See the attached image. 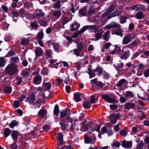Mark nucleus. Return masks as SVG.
Returning <instances> with one entry per match:
<instances>
[{"label": "nucleus", "mask_w": 149, "mask_h": 149, "mask_svg": "<svg viewBox=\"0 0 149 149\" xmlns=\"http://www.w3.org/2000/svg\"><path fill=\"white\" fill-rule=\"evenodd\" d=\"M120 27L121 26L119 24L115 22H112L110 24L106 25L105 26V28L107 29H110L114 27L118 28V30L115 32L113 34L122 37L123 31Z\"/></svg>", "instance_id": "f257e3e1"}, {"label": "nucleus", "mask_w": 149, "mask_h": 149, "mask_svg": "<svg viewBox=\"0 0 149 149\" xmlns=\"http://www.w3.org/2000/svg\"><path fill=\"white\" fill-rule=\"evenodd\" d=\"M6 73L10 75H13L18 72V68L17 65L10 63L6 68Z\"/></svg>", "instance_id": "f03ea898"}, {"label": "nucleus", "mask_w": 149, "mask_h": 149, "mask_svg": "<svg viewBox=\"0 0 149 149\" xmlns=\"http://www.w3.org/2000/svg\"><path fill=\"white\" fill-rule=\"evenodd\" d=\"M129 47V45H127L123 47L121 52H123V54L120 56V58L121 59L125 60L129 57L130 54V51L128 49L126 50V48Z\"/></svg>", "instance_id": "7ed1b4c3"}, {"label": "nucleus", "mask_w": 149, "mask_h": 149, "mask_svg": "<svg viewBox=\"0 0 149 149\" xmlns=\"http://www.w3.org/2000/svg\"><path fill=\"white\" fill-rule=\"evenodd\" d=\"M87 120L85 119L82 122L80 128L81 130L83 132H85L87 131L90 126L92 125L93 123L91 122H90L86 124Z\"/></svg>", "instance_id": "20e7f679"}, {"label": "nucleus", "mask_w": 149, "mask_h": 149, "mask_svg": "<svg viewBox=\"0 0 149 149\" xmlns=\"http://www.w3.org/2000/svg\"><path fill=\"white\" fill-rule=\"evenodd\" d=\"M132 40V37L131 34H128L125 35L123 38L122 44L126 45L130 43Z\"/></svg>", "instance_id": "39448f33"}, {"label": "nucleus", "mask_w": 149, "mask_h": 149, "mask_svg": "<svg viewBox=\"0 0 149 149\" xmlns=\"http://www.w3.org/2000/svg\"><path fill=\"white\" fill-rule=\"evenodd\" d=\"M80 123L78 120H74V123L73 122L70 128V131L71 132H73L74 128H76L77 130H78L80 128Z\"/></svg>", "instance_id": "423d86ee"}, {"label": "nucleus", "mask_w": 149, "mask_h": 149, "mask_svg": "<svg viewBox=\"0 0 149 149\" xmlns=\"http://www.w3.org/2000/svg\"><path fill=\"white\" fill-rule=\"evenodd\" d=\"M83 29H84L85 31L87 29L91 30L92 31L96 32L98 29V27L96 25H88L84 26L83 27Z\"/></svg>", "instance_id": "0eeeda50"}, {"label": "nucleus", "mask_w": 149, "mask_h": 149, "mask_svg": "<svg viewBox=\"0 0 149 149\" xmlns=\"http://www.w3.org/2000/svg\"><path fill=\"white\" fill-rule=\"evenodd\" d=\"M120 50V48L118 46L111 47L109 49V53L113 54H115Z\"/></svg>", "instance_id": "6e6552de"}, {"label": "nucleus", "mask_w": 149, "mask_h": 149, "mask_svg": "<svg viewBox=\"0 0 149 149\" xmlns=\"http://www.w3.org/2000/svg\"><path fill=\"white\" fill-rule=\"evenodd\" d=\"M102 97L104 100L109 103H116L118 102L117 100L111 98L107 95H102Z\"/></svg>", "instance_id": "1a4fd4ad"}, {"label": "nucleus", "mask_w": 149, "mask_h": 149, "mask_svg": "<svg viewBox=\"0 0 149 149\" xmlns=\"http://www.w3.org/2000/svg\"><path fill=\"white\" fill-rule=\"evenodd\" d=\"M48 43L49 45H52L53 46V47L55 50L58 51V50L59 49L60 46L59 44L57 43L54 42L52 40H50L48 42ZM50 47V46H49Z\"/></svg>", "instance_id": "9d476101"}, {"label": "nucleus", "mask_w": 149, "mask_h": 149, "mask_svg": "<svg viewBox=\"0 0 149 149\" xmlns=\"http://www.w3.org/2000/svg\"><path fill=\"white\" fill-rule=\"evenodd\" d=\"M122 146L125 148H130L132 146V142L131 141H127L125 140H123L122 143Z\"/></svg>", "instance_id": "9b49d317"}, {"label": "nucleus", "mask_w": 149, "mask_h": 149, "mask_svg": "<svg viewBox=\"0 0 149 149\" xmlns=\"http://www.w3.org/2000/svg\"><path fill=\"white\" fill-rule=\"evenodd\" d=\"M132 9L136 11H138L139 10H141L143 11L145 10L146 8L145 6L142 4H137L132 7Z\"/></svg>", "instance_id": "f8f14e48"}, {"label": "nucleus", "mask_w": 149, "mask_h": 149, "mask_svg": "<svg viewBox=\"0 0 149 149\" xmlns=\"http://www.w3.org/2000/svg\"><path fill=\"white\" fill-rule=\"evenodd\" d=\"M34 14L35 18H37L38 19L43 16L44 15V13L40 10H36L34 12Z\"/></svg>", "instance_id": "ddd939ff"}, {"label": "nucleus", "mask_w": 149, "mask_h": 149, "mask_svg": "<svg viewBox=\"0 0 149 149\" xmlns=\"http://www.w3.org/2000/svg\"><path fill=\"white\" fill-rule=\"evenodd\" d=\"M69 21V20L68 17L62 16L60 19V21L58 22L61 23L63 25V26Z\"/></svg>", "instance_id": "4468645a"}, {"label": "nucleus", "mask_w": 149, "mask_h": 149, "mask_svg": "<svg viewBox=\"0 0 149 149\" xmlns=\"http://www.w3.org/2000/svg\"><path fill=\"white\" fill-rule=\"evenodd\" d=\"M63 81V79L58 77L52 82V84L53 85H55L56 86H58L61 84Z\"/></svg>", "instance_id": "2eb2a0df"}, {"label": "nucleus", "mask_w": 149, "mask_h": 149, "mask_svg": "<svg viewBox=\"0 0 149 149\" xmlns=\"http://www.w3.org/2000/svg\"><path fill=\"white\" fill-rule=\"evenodd\" d=\"M41 77L40 75H36L33 79V83L36 84H40L41 81Z\"/></svg>", "instance_id": "dca6fc26"}, {"label": "nucleus", "mask_w": 149, "mask_h": 149, "mask_svg": "<svg viewBox=\"0 0 149 149\" xmlns=\"http://www.w3.org/2000/svg\"><path fill=\"white\" fill-rule=\"evenodd\" d=\"M135 107V104L132 103L127 102L124 104V107L125 109L129 110L132 108L133 109Z\"/></svg>", "instance_id": "f3484780"}, {"label": "nucleus", "mask_w": 149, "mask_h": 149, "mask_svg": "<svg viewBox=\"0 0 149 149\" xmlns=\"http://www.w3.org/2000/svg\"><path fill=\"white\" fill-rule=\"evenodd\" d=\"M34 51L36 55L38 56H41L43 53V50L40 47H36Z\"/></svg>", "instance_id": "a211bd4d"}, {"label": "nucleus", "mask_w": 149, "mask_h": 149, "mask_svg": "<svg viewBox=\"0 0 149 149\" xmlns=\"http://www.w3.org/2000/svg\"><path fill=\"white\" fill-rule=\"evenodd\" d=\"M52 15L54 16L58 19L61 16L62 13L61 11L57 10L53 11L52 13Z\"/></svg>", "instance_id": "6ab92c4d"}, {"label": "nucleus", "mask_w": 149, "mask_h": 149, "mask_svg": "<svg viewBox=\"0 0 149 149\" xmlns=\"http://www.w3.org/2000/svg\"><path fill=\"white\" fill-rule=\"evenodd\" d=\"M80 26V24L77 23H74L70 25V30L71 31H74L77 30Z\"/></svg>", "instance_id": "aec40b11"}, {"label": "nucleus", "mask_w": 149, "mask_h": 149, "mask_svg": "<svg viewBox=\"0 0 149 149\" xmlns=\"http://www.w3.org/2000/svg\"><path fill=\"white\" fill-rule=\"evenodd\" d=\"M115 7L114 5H112L110 7L108 11L106 12L102 15L103 17H104L107 15L109 13L111 12L115 9Z\"/></svg>", "instance_id": "412c9836"}, {"label": "nucleus", "mask_w": 149, "mask_h": 149, "mask_svg": "<svg viewBox=\"0 0 149 149\" xmlns=\"http://www.w3.org/2000/svg\"><path fill=\"white\" fill-rule=\"evenodd\" d=\"M51 83L49 82H45L43 85L44 88L47 91L49 90L50 89L51 87Z\"/></svg>", "instance_id": "4be33fe9"}, {"label": "nucleus", "mask_w": 149, "mask_h": 149, "mask_svg": "<svg viewBox=\"0 0 149 149\" xmlns=\"http://www.w3.org/2000/svg\"><path fill=\"white\" fill-rule=\"evenodd\" d=\"M84 31V29H83L82 28L79 31L75 32L73 35H72L71 37L73 38H75L78 36L79 34H82Z\"/></svg>", "instance_id": "5701e85b"}, {"label": "nucleus", "mask_w": 149, "mask_h": 149, "mask_svg": "<svg viewBox=\"0 0 149 149\" xmlns=\"http://www.w3.org/2000/svg\"><path fill=\"white\" fill-rule=\"evenodd\" d=\"M110 34V31H107L103 35V39L106 41H108L109 38Z\"/></svg>", "instance_id": "b1692460"}, {"label": "nucleus", "mask_w": 149, "mask_h": 149, "mask_svg": "<svg viewBox=\"0 0 149 149\" xmlns=\"http://www.w3.org/2000/svg\"><path fill=\"white\" fill-rule=\"evenodd\" d=\"M35 100V96L33 95H31L27 98L26 101L29 103L31 104Z\"/></svg>", "instance_id": "393cba45"}, {"label": "nucleus", "mask_w": 149, "mask_h": 149, "mask_svg": "<svg viewBox=\"0 0 149 149\" xmlns=\"http://www.w3.org/2000/svg\"><path fill=\"white\" fill-rule=\"evenodd\" d=\"M46 113L47 111L45 110L41 109L38 112V115L39 117L42 118Z\"/></svg>", "instance_id": "a878e982"}, {"label": "nucleus", "mask_w": 149, "mask_h": 149, "mask_svg": "<svg viewBox=\"0 0 149 149\" xmlns=\"http://www.w3.org/2000/svg\"><path fill=\"white\" fill-rule=\"evenodd\" d=\"M135 16L137 19H141L145 17V15L142 12L139 11L137 13Z\"/></svg>", "instance_id": "bb28decb"}, {"label": "nucleus", "mask_w": 149, "mask_h": 149, "mask_svg": "<svg viewBox=\"0 0 149 149\" xmlns=\"http://www.w3.org/2000/svg\"><path fill=\"white\" fill-rule=\"evenodd\" d=\"M91 104L88 101H86L83 102L82 106L86 109H88L91 107Z\"/></svg>", "instance_id": "cd10ccee"}, {"label": "nucleus", "mask_w": 149, "mask_h": 149, "mask_svg": "<svg viewBox=\"0 0 149 149\" xmlns=\"http://www.w3.org/2000/svg\"><path fill=\"white\" fill-rule=\"evenodd\" d=\"M128 132V129L126 128H125L123 130H121L120 132V135L124 137L125 136Z\"/></svg>", "instance_id": "c85d7f7f"}, {"label": "nucleus", "mask_w": 149, "mask_h": 149, "mask_svg": "<svg viewBox=\"0 0 149 149\" xmlns=\"http://www.w3.org/2000/svg\"><path fill=\"white\" fill-rule=\"evenodd\" d=\"M78 49L81 51L85 47V44L83 42H80L77 44Z\"/></svg>", "instance_id": "c756f323"}, {"label": "nucleus", "mask_w": 149, "mask_h": 149, "mask_svg": "<svg viewBox=\"0 0 149 149\" xmlns=\"http://www.w3.org/2000/svg\"><path fill=\"white\" fill-rule=\"evenodd\" d=\"M126 81L125 79H122L120 80L116 84V86L118 87H121L123 84H125Z\"/></svg>", "instance_id": "7c9ffc66"}, {"label": "nucleus", "mask_w": 149, "mask_h": 149, "mask_svg": "<svg viewBox=\"0 0 149 149\" xmlns=\"http://www.w3.org/2000/svg\"><path fill=\"white\" fill-rule=\"evenodd\" d=\"M140 42V40L138 39H136L133 42L131 43L129 45L132 47H134L136 46Z\"/></svg>", "instance_id": "2f4dec72"}, {"label": "nucleus", "mask_w": 149, "mask_h": 149, "mask_svg": "<svg viewBox=\"0 0 149 149\" xmlns=\"http://www.w3.org/2000/svg\"><path fill=\"white\" fill-rule=\"evenodd\" d=\"M81 95V94L79 93H74V96L75 100L76 102L80 101V97Z\"/></svg>", "instance_id": "473e14b6"}, {"label": "nucleus", "mask_w": 149, "mask_h": 149, "mask_svg": "<svg viewBox=\"0 0 149 149\" xmlns=\"http://www.w3.org/2000/svg\"><path fill=\"white\" fill-rule=\"evenodd\" d=\"M18 134L17 132L13 131L11 134V136L13 140L15 141H17Z\"/></svg>", "instance_id": "72a5a7b5"}, {"label": "nucleus", "mask_w": 149, "mask_h": 149, "mask_svg": "<svg viewBox=\"0 0 149 149\" xmlns=\"http://www.w3.org/2000/svg\"><path fill=\"white\" fill-rule=\"evenodd\" d=\"M22 81V78L19 76L16 77V79L14 81V83L17 85H19Z\"/></svg>", "instance_id": "f704fd0d"}, {"label": "nucleus", "mask_w": 149, "mask_h": 149, "mask_svg": "<svg viewBox=\"0 0 149 149\" xmlns=\"http://www.w3.org/2000/svg\"><path fill=\"white\" fill-rule=\"evenodd\" d=\"M111 122L113 124H115L117 122V120L115 117V114L112 115L110 116V118Z\"/></svg>", "instance_id": "c9c22d12"}, {"label": "nucleus", "mask_w": 149, "mask_h": 149, "mask_svg": "<svg viewBox=\"0 0 149 149\" xmlns=\"http://www.w3.org/2000/svg\"><path fill=\"white\" fill-rule=\"evenodd\" d=\"M125 96L127 98H130L133 97L134 95L131 92L127 91L125 92Z\"/></svg>", "instance_id": "e433bc0d"}, {"label": "nucleus", "mask_w": 149, "mask_h": 149, "mask_svg": "<svg viewBox=\"0 0 149 149\" xmlns=\"http://www.w3.org/2000/svg\"><path fill=\"white\" fill-rule=\"evenodd\" d=\"M12 14L13 20L15 21H16L18 19V17L19 16L18 13L17 11H15L13 12Z\"/></svg>", "instance_id": "4c0bfd02"}, {"label": "nucleus", "mask_w": 149, "mask_h": 149, "mask_svg": "<svg viewBox=\"0 0 149 149\" xmlns=\"http://www.w3.org/2000/svg\"><path fill=\"white\" fill-rule=\"evenodd\" d=\"M4 91L7 93L10 94L12 91V88L10 86H6L4 88Z\"/></svg>", "instance_id": "58836bf2"}, {"label": "nucleus", "mask_w": 149, "mask_h": 149, "mask_svg": "<svg viewBox=\"0 0 149 149\" xmlns=\"http://www.w3.org/2000/svg\"><path fill=\"white\" fill-rule=\"evenodd\" d=\"M57 139L60 143H63V135L61 134H58Z\"/></svg>", "instance_id": "ea45409f"}, {"label": "nucleus", "mask_w": 149, "mask_h": 149, "mask_svg": "<svg viewBox=\"0 0 149 149\" xmlns=\"http://www.w3.org/2000/svg\"><path fill=\"white\" fill-rule=\"evenodd\" d=\"M68 111H69V110H68L67 109H65L63 111L61 112V117L64 118L65 116H66L69 113H67Z\"/></svg>", "instance_id": "a19ab883"}, {"label": "nucleus", "mask_w": 149, "mask_h": 149, "mask_svg": "<svg viewBox=\"0 0 149 149\" xmlns=\"http://www.w3.org/2000/svg\"><path fill=\"white\" fill-rule=\"evenodd\" d=\"M79 13L81 16L85 15L86 14V9L84 8L82 9L79 10Z\"/></svg>", "instance_id": "79ce46f5"}, {"label": "nucleus", "mask_w": 149, "mask_h": 149, "mask_svg": "<svg viewBox=\"0 0 149 149\" xmlns=\"http://www.w3.org/2000/svg\"><path fill=\"white\" fill-rule=\"evenodd\" d=\"M52 53L50 49L47 50L45 51L46 56L48 58L51 57Z\"/></svg>", "instance_id": "37998d69"}, {"label": "nucleus", "mask_w": 149, "mask_h": 149, "mask_svg": "<svg viewBox=\"0 0 149 149\" xmlns=\"http://www.w3.org/2000/svg\"><path fill=\"white\" fill-rule=\"evenodd\" d=\"M5 65V61L4 58L0 57V67H3Z\"/></svg>", "instance_id": "c03bdc74"}, {"label": "nucleus", "mask_w": 149, "mask_h": 149, "mask_svg": "<svg viewBox=\"0 0 149 149\" xmlns=\"http://www.w3.org/2000/svg\"><path fill=\"white\" fill-rule=\"evenodd\" d=\"M60 3V1L59 0L57 1L56 2V3L53 6V8H54L56 9L59 8L61 6Z\"/></svg>", "instance_id": "a18cd8bd"}, {"label": "nucleus", "mask_w": 149, "mask_h": 149, "mask_svg": "<svg viewBox=\"0 0 149 149\" xmlns=\"http://www.w3.org/2000/svg\"><path fill=\"white\" fill-rule=\"evenodd\" d=\"M18 124V122L16 120H14L11 122V123L9 124L10 127L12 128H13L14 127L16 126Z\"/></svg>", "instance_id": "49530a36"}, {"label": "nucleus", "mask_w": 149, "mask_h": 149, "mask_svg": "<svg viewBox=\"0 0 149 149\" xmlns=\"http://www.w3.org/2000/svg\"><path fill=\"white\" fill-rule=\"evenodd\" d=\"M127 19V17H125L124 16H121L120 19V21L121 24H123L125 23L126 21V19Z\"/></svg>", "instance_id": "de8ad7c7"}, {"label": "nucleus", "mask_w": 149, "mask_h": 149, "mask_svg": "<svg viewBox=\"0 0 149 149\" xmlns=\"http://www.w3.org/2000/svg\"><path fill=\"white\" fill-rule=\"evenodd\" d=\"M11 62L13 63H19V59L17 57H13L10 58Z\"/></svg>", "instance_id": "09e8293b"}, {"label": "nucleus", "mask_w": 149, "mask_h": 149, "mask_svg": "<svg viewBox=\"0 0 149 149\" xmlns=\"http://www.w3.org/2000/svg\"><path fill=\"white\" fill-rule=\"evenodd\" d=\"M29 40L27 39H24L22 40L21 44L24 45H27L29 42Z\"/></svg>", "instance_id": "8fccbe9b"}, {"label": "nucleus", "mask_w": 149, "mask_h": 149, "mask_svg": "<svg viewBox=\"0 0 149 149\" xmlns=\"http://www.w3.org/2000/svg\"><path fill=\"white\" fill-rule=\"evenodd\" d=\"M43 32L41 31H40L38 33L37 39L39 40H41L43 38Z\"/></svg>", "instance_id": "3c124183"}, {"label": "nucleus", "mask_w": 149, "mask_h": 149, "mask_svg": "<svg viewBox=\"0 0 149 149\" xmlns=\"http://www.w3.org/2000/svg\"><path fill=\"white\" fill-rule=\"evenodd\" d=\"M59 113L58 106L56 105L54 107V114L57 116Z\"/></svg>", "instance_id": "603ef678"}, {"label": "nucleus", "mask_w": 149, "mask_h": 149, "mask_svg": "<svg viewBox=\"0 0 149 149\" xmlns=\"http://www.w3.org/2000/svg\"><path fill=\"white\" fill-rule=\"evenodd\" d=\"M144 146V143L142 141L140 142L138 144L137 146V149H143V147Z\"/></svg>", "instance_id": "864d4df0"}, {"label": "nucleus", "mask_w": 149, "mask_h": 149, "mask_svg": "<svg viewBox=\"0 0 149 149\" xmlns=\"http://www.w3.org/2000/svg\"><path fill=\"white\" fill-rule=\"evenodd\" d=\"M85 142L87 143H92V139L91 138L88 137V136H85Z\"/></svg>", "instance_id": "5fc2aeb1"}, {"label": "nucleus", "mask_w": 149, "mask_h": 149, "mask_svg": "<svg viewBox=\"0 0 149 149\" xmlns=\"http://www.w3.org/2000/svg\"><path fill=\"white\" fill-rule=\"evenodd\" d=\"M10 134V130L8 128H6L4 131V135L6 137L8 136Z\"/></svg>", "instance_id": "6e6d98bb"}, {"label": "nucleus", "mask_w": 149, "mask_h": 149, "mask_svg": "<svg viewBox=\"0 0 149 149\" xmlns=\"http://www.w3.org/2000/svg\"><path fill=\"white\" fill-rule=\"evenodd\" d=\"M102 36V33H96L95 35V40L97 41L100 38H101Z\"/></svg>", "instance_id": "4d7b16f0"}, {"label": "nucleus", "mask_w": 149, "mask_h": 149, "mask_svg": "<svg viewBox=\"0 0 149 149\" xmlns=\"http://www.w3.org/2000/svg\"><path fill=\"white\" fill-rule=\"evenodd\" d=\"M38 21H35V22H32L31 23V26L33 28L36 29L38 27V25L37 23Z\"/></svg>", "instance_id": "13d9d810"}, {"label": "nucleus", "mask_w": 149, "mask_h": 149, "mask_svg": "<svg viewBox=\"0 0 149 149\" xmlns=\"http://www.w3.org/2000/svg\"><path fill=\"white\" fill-rule=\"evenodd\" d=\"M88 73L90 77H93L95 76V72L94 71L92 72L91 70L89 68L88 69Z\"/></svg>", "instance_id": "bf43d9fd"}, {"label": "nucleus", "mask_w": 149, "mask_h": 149, "mask_svg": "<svg viewBox=\"0 0 149 149\" xmlns=\"http://www.w3.org/2000/svg\"><path fill=\"white\" fill-rule=\"evenodd\" d=\"M81 51L78 49H74L73 52L74 54L77 56H79V54L81 52Z\"/></svg>", "instance_id": "052dcab7"}, {"label": "nucleus", "mask_w": 149, "mask_h": 149, "mask_svg": "<svg viewBox=\"0 0 149 149\" xmlns=\"http://www.w3.org/2000/svg\"><path fill=\"white\" fill-rule=\"evenodd\" d=\"M60 124L61 125V128L63 130H65L66 129V126L65 123L61 122L60 123Z\"/></svg>", "instance_id": "680f3d73"}, {"label": "nucleus", "mask_w": 149, "mask_h": 149, "mask_svg": "<svg viewBox=\"0 0 149 149\" xmlns=\"http://www.w3.org/2000/svg\"><path fill=\"white\" fill-rule=\"evenodd\" d=\"M107 127H103L101 129L100 133L104 134L107 133Z\"/></svg>", "instance_id": "e2e57ef3"}, {"label": "nucleus", "mask_w": 149, "mask_h": 149, "mask_svg": "<svg viewBox=\"0 0 149 149\" xmlns=\"http://www.w3.org/2000/svg\"><path fill=\"white\" fill-rule=\"evenodd\" d=\"M120 145V143L117 142H115L112 144V146H115V147L118 148Z\"/></svg>", "instance_id": "0e129e2a"}, {"label": "nucleus", "mask_w": 149, "mask_h": 149, "mask_svg": "<svg viewBox=\"0 0 149 149\" xmlns=\"http://www.w3.org/2000/svg\"><path fill=\"white\" fill-rule=\"evenodd\" d=\"M70 114V113H69L68 116L65 119V120H66V122H71L72 121V119L69 117V116Z\"/></svg>", "instance_id": "69168bd1"}, {"label": "nucleus", "mask_w": 149, "mask_h": 149, "mask_svg": "<svg viewBox=\"0 0 149 149\" xmlns=\"http://www.w3.org/2000/svg\"><path fill=\"white\" fill-rule=\"evenodd\" d=\"M97 86L100 87H102L105 84L103 83L102 82L100 81H98L96 84Z\"/></svg>", "instance_id": "338daca9"}, {"label": "nucleus", "mask_w": 149, "mask_h": 149, "mask_svg": "<svg viewBox=\"0 0 149 149\" xmlns=\"http://www.w3.org/2000/svg\"><path fill=\"white\" fill-rule=\"evenodd\" d=\"M144 75L146 77H148L149 76V69L146 70L144 72Z\"/></svg>", "instance_id": "774afa93"}]
</instances>
